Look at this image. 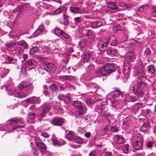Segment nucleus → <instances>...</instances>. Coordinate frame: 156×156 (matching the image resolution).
Segmentation results:
<instances>
[{
  "mask_svg": "<svg viewBox=\"0 0 156 156\" xmlns=\"http://www.w3.org/2000/svg\"><path fill=\"white\" fill-rule=\"evenodd\" d=\"M58 98L59 100L60 101L63 100L64 101V95L62 94H60L59 95Z\"/></svg>",
  "mask_w": 156,
  "mask_h": 156,
  "instance_id": "nucleus-57",
  "label": "nucleus"
},
{
  "mask_svg": "<svg viewBox=\"0 0 156 156\" xmlns=\"http://www.w3.org/2000/svg\"><path fill=\"white\" fill-rule=\"evenodd\" d=\"M9 71L7 69L1 68H0V77L3 78L9 73Z\"/></svg>",
  "mask_w": 156,
  "mask_h": 156,
  "instance_id": "nucleus-30",
  "label": "nucleus"
},
{
  "mask_svg": "<svg viewBox=\"0 0 156 156\" xmlns=\"http://www.w3.org/2000/svg\"><path fill=\"white\" fill-rule=\"evenodd\" d=\"M130 67L131 64H123V72L124 74L123 76L125 77V79H128L129 76L130 69H131Z\"/></svg>",
  "mask_w": 156,
  "mask_h": 156,
  "instance_id": "nucleus-14",
  "label": "nucleus"
},
{
  "mask_svg": "<svg viewBox=\"0 0 156 156\" xmlns=\"http://www.w3.org/2000/svg\"><path fill=\"white\" fill-rule=\"evenodd\" d=\"M154 143L152 142H148L147 143V146L148 147L151 148L153 145Z\"/></svg>",
  "mask_w": 156,
  "mask_h": 156,
  "instance_id": "nucleus-60",
  "label": "nucleus"
},
{
  "mask_svg": "<svg viewBox=\"0 0 156 156\" xmlns=\"http://www.w3.org/2000/svg\"><path fill=\"white\" fill-rule=\"evenodd\" d=\"M90 24L91 27L95 28H98L103 25L102 22L100 21L90 22Z\"/></svg>",
  "mask_w": 156,
  "mask_h": 156,
  "instance_id": "nucleus-25",
  "label": "nucleus"
},
{
  "mask_svg": "<svg viewBox=\"0 0 156 156\" xmlns=\"http://www.w3.org/2000/svg\"><path fill=\"white\" fill-rule=\"evenodd\" d=\"M30 5L29 4H24L20 6L19 8L21 10L23 9L25 10H27L30 7Z\"/></svg>",
  "mask_w": 156,
  "mask_h": 156,
  "instance_id": "nucleus-37",
  "label": "nucleus"
},
{
  "mask_svg": "<svg viewBox=\"0 0 156 156\" xmlns=\"http://www.w3.org/2000/svg\"><path fill=\"white\" fill-rule=\"evenodd\" d=\"M64 101L65 103H67L69 101L71 100V98H70L69 95L68 94L67 95H64Z\"/></svg>",
  "mask_w": 156,
  "mask_h": 156,
  "instance_id": "nucleus-44",
  "label": "nucleus"
},
{
  "mask_svg": "<svg viewBox=\"0 0 156 156\" xmlns=\"http://www.w3.org/2000/svg\"><path fill=\"white\" fill-rule=\"evenodd\" d=\"M85 101L86 104L88 105H90L93 102V99L91 98L86 99L85 100Z\"/></svg>",
  "mask_w": 156,
  "mask_h": 156,
  "instance_id": "nucleus-47",
  "label": "nucleus"
},
{
  "mask_svg": "<svg viewBox=\"0 0 156 156\" xmlns=\"http://www.w3.org/2000/svg\"><path fill=\"white\" fill-rule=\"evenodd\" d=\"M133 145L134 148L136 150L142 149L143 143L140 138L138 137L133 141Z\"/></svg>",
  "mask_w": 156,
  "mask_h": 156,
  "instance_id": "nucleus-13",
  "label": "nucleus"
},
{
  "mask_svg": "<svg viewBox=\"0 0 156 156\" xmlns=\"http://www.w3.org/2000/svg\"><path fill=\"white\" fill-rule=\"evenodd\" d=\"M41 32V31L37 29L33 33V36L34 37H36L38 36Z\"/></svg>",
  "mask_w": 156,
  "mask_h": 156,
  "instance_id": "nucleus-49",
  "label": "nucleus"
},
{
  "mask_svg": "<svg viewBox=\"0 0 156 156\" xmlns=\"http://www.w3.org/2000/svg\"><path fill=\"white\" fill-rule=\"evenodd\" d=\"M136 58V55L134 53L131 51L127 52L125 55L124 59V63L128 64L130 62H133Z\"/></svg>",
  "mask_w": 156,
  "mask_h": 156,
  "instance_id": "nucleus-9",
  "label": "nucleus"
},
{
  "mask_svg": "<svg viewBox=\"0 0 156 156\" xmlns=\"http://www.w3.org/2000/svg\"><path fill=\"white\" fill-rule=\"evenodd\" d=\"M74 21L77 23H79L81 21L80 17H77L74 18Z\"/></svg>",
  "mask_w": 156,
  "mask_h": 156,
  "instance_id": "nucleus-55",
  "label": "nucleus"
},
{
  "mask_svg": "<svg viewBox=\"0 0 156 156\" xmlns=\"http://www.w3.org/2000/svg\"><path fill=\"white\" fill-rule=\"evenodd\" d=\"M30 85V83L27 81H23L21 82L18 86V90L21 92V90L24 88L28 87Z\"/></svg>",
  "mask_w": 156,
  "mask_h": 156,
  "instance_id": "nucleus-18",
  "label": "nucleus"
},
{
  "mask_svg": "<svg viewBox=\"0 0 156 156\" xmlns=\"http://www.w3.org/2000/svg\"><path fill=\"white\" fill-rule=\"evenodd\" d=\"M86 44V40L85 39L81 40L79 43V46L81 49H83Z\"/></svg>",
  "mask_w": 156,
  "mask_h": 156,
  "instance_id": "nucleus-40",
  "label": "nucleus"
},
{
  "mask_svg": "<svg viewBox=\"0 0 156 156\" xmlns=\"http://www.w3.org/2000/svg\"><path fill=\"white\" fill-rule=\"evenodd\" d=\"M96 110H97L102 116H107L108 115L107 108L104 105V102H102L101 99H99L96 102Z\"/></svg>",
  "mask_w": 156,
  "mask_h": 156,
  "instance_id": "nucleus-4",
  "label": "nucleus"
},
{
  "mask_svg": "<svg viewBox=\"0 0 156 156\" xmlns=\"http://www.w3.org/2000/svg\"><path fill=\"white\" fill-rule=\"evenodd\" d=\"M113 75V78L116 80L121 79L124 80L125 79L120 71L118 70L115 72Z\"/></svg>",
  "mask_w": 156,
  "mask_h": 156,
  "instance_id": "nucleus-21",
  "label": "nucleus"
},
{
  "mask_svg": "<svg viewBox=\"0 0 156 156\" xmlns=\"http://www.w3.org/2000/svg\"><path fill=\"white\" fill-rule=\"evenodd\" d=\"M63 122V120L62 118L57 117L53 119L51 123L54 125L60 126L62 124Z\"/></svg>",
  "mask_w": 156,
  "mask_h": 156,
  "instance_id": "nucleus-17",
  "label": "nucleus"
},
{
  "mask_svg": "<svg viewBox=\"0 0 156 156\" xmlns=\"http://www.w3.org/2000/svg\"><path fill=\"white\" fill-rule=\"evenodd\" d=\"M119 41L116 39L112 40L111 43V45L112 46H115L118 44Z\"/></svg>",
  "mask_w": 156,
  "mask_h": 156,
  "instance_id": "nucleus-46",
  "label": "nucleus"
},
{
  "mask_svg": "<svg viewBox=\"0 0 156 156\" xmlns=\"http://www.w3.org/2000/svg\"><path fill=\"white\" fill-rule=\"evenodd\" d=\"M123 152L125 154H128L129 152V145L128 144H124L122 148Z\"/></svg>",
  "mask_w": 156,
  "mask_h": 156,
  "instance_id": "nucleus-38",
  "label": "nucleus"
},
{
  "mask_svg": "<svg viewBox=\"0 0 156 156\" xmlns=\"http://www.w3.org/2000/svg\"><path fill=\"white\" fill-rule=\"evenodd\" d=\"M5 87L6 90H9V92L8 94L9 95H14L15 97L23 98L25 97L27 94V93H23L21 92L20 91L17 90L13 92L9 85H5Z\"/></svg>",
  "mask_w": 156,
  "mask_h": 156,
  "instance_id": "nucleus-5",
  "label": "nucleus"
},
{
  "mask_svg": "<svg viewBox=\"0 0 156 156\" xmlns=\"http://www.w3.org/2000/svg\"><path fill=\"white\" fill-rule=\"evenodd\" d=\"M15 44L13 42H11L9 43H8L7 44V46L8 47L10 48H11L13 47L15 45Z\"/></svg>",
  "mask_w": 156,
  "mask_h": 156,
  "instance_id": "nucleus-51",
  "label": "nucleus"
},
{
  "mask_svg": "<svg viewBox=\"0 0 156 156\" xmlns=\"http://www.w3.org/2000/svg\"><path fill=\"white\" fill-rule=\"evenodd\" d=\"M73 106L77 108L78 109V113L80 115L84 114L86 111L85 107L82 105V103L80 101H74L73 103Z\"/></svg>",
  "mask_w": 156,
  "mask_h": 156,
  "instance_id": "nucleus-10",
  "label": "nucleus"
},
{
  "mask_svg": "<svg viewBox=\"0 0 156 156\" xmlns=\"http://www.w3.org/2000/svg\"><path fill=\"white\" fill-rule=\"evenodd\" d=\"M107 52L109 55L117 56L118 55V51L116 49L111 48L107 49Z\"/></svg>",
  "mask_w": 156,
  "mask_h": 156,
  "instance_id": "nucleus-27",
  "label": "nucleus"
},
{
  "mask_svg": "<svg viewBox=\"0 0 156 156\" xmlns=\"http://www.w3.org/2000/svg\"><path fill=\"white\" fill-rule=\"evenodd\" d=\"M148 73L149 74L152 75L154 73L155 71V69L153 65H151L148 68Z\"/></svg>",
  "mask_w": 156,
  "mask_h": 156,
  "instance_id": "nucleus-36",
  "label": "nucleus"
},
{
  "mask_svg": "<svg viewBox=\"0 0 156 156\" xmlns=\"http://www.w3.org/2000/svg\"><path fill=\"white\" fill-rule=\"evenodd\" d=\"M65 9V8L64 7H60L58 9L54 10V14H58L62 12H63V16L64 19V21H60L59 22L62 24H63L64 25H66L68 24V18H69V16L66 14L64 13V10Z\"/></svg>",
  "mask_w": 156,
  "mask_h": 156,
  "instance_id": "nucleus-7",
  "label": "nucleus"
},
{
  "mask_svg": "<svg viewBox=\"0 0 156 156\" xmlns=\"http://www.w3.org/2000/svg\"><path fill=\"white\" fill-rule=\"evenodd\" d=\"M89 156H96V153L95 151L91 152L89 154Z\"/></svg>",
  "mask_w": 156,
  "mask_h": 156,
  "instance_id": "nucleus-64",
  "label": "nucleus"
},
{
  "mask_svg": "<svg viewBox=\"0 0 156 156\" xmlns=\"http://www.w3.org/2000/svg\"><path fill=\"white\" fill-rule=\"evenodd\" d=\"M87 74H83L81 75V78H80V80L81 81H83L82 80L83 79H85L86 80H88V79L87 78Z\"/></svg>",
  "mask_w": 156,
  "mask_h": 156,
  "instance_id": "nucleus-59",
  "label": "nucleus"
},
{
  "mask_svg": "<svg viewBox=\"0 0 156 156\" xmlns=\"http://www.w3.org/2000/svg\"><path fill=\"white\" fill-rule=\"evenodd\" d=\"M38 50V48L37 47H34L30 50L29 53L30 55H32L34 53L37 52Z\"/></svg>",
  "mask_w": 156,
  "mask_h": 156,
  "instance_id": "nucleus-41",
  "label": "nucleus"
},
{
  "mask_svg": "<svg viewBox=\"0 0 156 156\" xmlns=\"http://www.w3.org/2000/svg\"><path fill=\"white\" fill-rule=\"evenodd\" d=\"M52 32L53 33H55V35H57L58 36L61 35L66 39H68L69 37V36L68 35L65 34L64 32L58 28H55L52 30Z\"/></svg>",
  "mask_w": 156,
  "mask_h": 156,
  "instance_id": "nucleus-16",
  "label": "nucleus"
},
{
  "mask_svg": "<svg viewBox=\"0 0 156 156\" xmlns=\"http://www.w3.org/2000/svg\"><path fill=\"white\" fill-rule=\"evenodd\" d=\"M146 104L147 105L151 106L153 104V100L151 98H149L148 99H146Z\"/></svg>",
  "mask_w": 156,
  "mask_h": 156,
  "instance_id": "nucleus-45",
  "label": "nucleus"
},
{
  "mask_svg": "<svg viewBox=\"0 0 156 156\" xmlns=\"http://www.w3.org/2000/svg\"><path fill=\"white\" fill-rule=\"evenodd\" d=\"M58 87L55 84H52L49 86V88L53 91H56Z\"/></svg>",
  "mask_w": 156,
  "mask_h": 156,
  "instance_id": "nucleus-43",
  "label": "nucleus"
},
{
  "mask_svg": "<svg viewBox=\"0 0 156 156\" xmlns=\"http://www.w3.org/2000/svg\"><path fill=\"white\" fill-rule=\"evenodd\" d=\"M144 105L143 103H137L133 105V109L136 110H138L140 108L144 107Z\"/></svg>",
  "mask_w": 156,
  "mask_h": 156,
  "instance_id": "nucleus-34",
  "label": "nucleus"
},
{
  "mask_svg": "<svg viewBox=\"0 0 156 156\" xmlns=\"http://www.w3.org/2000/svg\"><path fill=\"white\" fill-rule=\"evenodd\" d=\"M112 105L115 108H121L123 105V101L122 100H119L118 99H115L112 101Z\"/></svg>",
  "mask_w": 156,
  "mask_h": 156,
  "instance_id": "nucleus-19",
  "label": "nucleus"
},
{
  "mask_svg": "<svg viewBox=\"0 0 156 156\" xmlns=\"http://www.w3.org/2000/svg\"><path fill=\"white\" fill-rule=\"evenodd\" d=\"M107 6L108 8L113 10H116L118 8L116 4L113 2H110L108 3L107 4Z\"/></svg>",
  "mask_w": 156,
  "mask_h": 156,
  "instance_id": "nucleus-32",
  "label": "nucleus"
},
{
  "mask_svg": "<svg viewBox=\"0 0 156 156\" xmlns=\"http://www.w3.org/2000/svg\"><path fill=\"white\" fill-rule=\"evenodd\" d=\"M70 10L72 12L80 13L83 12V10L79 7L71 6L70 7Z\"/></svg>",
  "mask_w": 156,
  "mask_h": 156,
  "instance_id": "nucleus-22",
  "label": "nucleus"
},
{
  "mask_svg": "<svg viewBox=\"0 0 156 156\" xmlns=\"http://www.w3.org/2000/svg\"><path fill=\"white\" fill-rule=\"evenodd\" d=\"M152 13L153 16H156V7L153 6L152 7Z\"/></svg>",
  "mask_w": 156,
  "mask_h": 156,
  "instance_id": "nucleus-54",
  "label": "nucleus"
},
{
  "mask_svg": "<svg viewBox=\"0 0 156 156\" xmlns=\"http://www.w3.org/2000/svg\"><path fill=\"white\" fill-rule=\"evenodd\" d=\"M44 91H43V93L44 94L45 96H48L49 97V94L48 93V91L47 90V88L46 87H44Z\"/></svg>",
  "mask_w": 156,
  "mask_h": 156,
  "instance_id": "nucleus-52",
  "label": "nucleus"
},
{
  "mask_svg": "<svg viewBox=\"0 0 156 156\" xmlns=\"http://www.w3.org/2000/svg\"><path fill=\"white\" fill-rule=\"evenodd\" d=\"M38 149L41 151L42 154H44L46 152V149L44 143L42 142L36 145Z\"/></svg>",
  "mask_w": 156,
  "mask_h": 156,
  "instance_id": "nucleus-26",
  "label": "nucleus"
},
{
  "mask_svg": "<svg viewBox=\"0 0 156 156\" xmlns=\"http://www.w3.org/2000/svg\"><path fill=\"white\" fill-rule=\"evenodd\" d=\"M23 123V121L22 119H11L9 120L8 121L7 124L10 123V125H15L12 128V131H13L16 129L23 128L24 127L23 126L20 125V124H22Z\"/></svg>",
  "mask_w": 156,
  "mask_h": 156,
  "instance_id": "nucleus-8",
  "label": "nucleus"
},
{
  "mask_svg": "<svg viewBox=\"0 0 156 156\" xmlns=\"http://www.w3.org/2000/svg\"><path fill=\"white\" fill-rule=\"evenodd\" d=\"M12 58L9 56H8L7 58L6 63H12Z\"/></svg>",
  "mask_w": 156,
  "mask_h": 156,
  "instance_id": "nucleus-62",
  "label": "nucleus"
},
{
  "mask_svg": "<svg viewBox=\"0 0 156 156\" xmlns=\"http://www.w3.org/2000/svg\"><path fill=\"white\" fill-rule=\"evenodd\" d=\"M66 137L70 141H73L77 144H80L83 143L82 139L77 136H75L73 132L72 131H69L66 136Z\"/></svg>",
  "mask_w": 156,
  "mask_h": 156,
  "instance_id": "nucleus-6",
  "label": "nucleus"
},
{
  "mask_svg": "<svg viewBox=\"0 0 156 156\" xmlns=\"http://www.w3.org/2000/svg\"><path fill=\"white\" fill-rule=\"evenodd\" d=\"M100 57L96 56L95 52L93 51H88L84 54L83 60L84 62H88L89 59H91L92 60H96V62L98 64H102L103 62V58H99Z\"/></svg>",
  "mask_w": 156,
  "mask_h": 156,
  "instance_id": "nucleus-2",
  "label": "nucleus"
},
{
  "mask_svg": "<svg viewBox=\"0 0 156 156\" xmlns=\"http://www.w3.org/2000/svg\"><path fill=\"white\" fill-rule=\"evenodd\" d=\"M19 46L23 47L24 48L26 49L28 48V45L27 43L23 40L21 41L18 43Z\"/></svg>",
  "mask_w": 156,
  "mask_h": 156,
  "instance_id": "nucleus-39",
  "label": "nucleus"
},
{
  "mask_svg": "<svg viewBox=\"0 0 156 156\" xmlns=\"http://www.w3.org/2000/svg\"><path fill=\"white\" fill-rule=\"evenodd\" d=\"M115 70L114 65L113 64H108L107 67H102L98 69L96 73L98 75H108L113 73Z\"/></svg>",
  "mask_w": 156,
  "mask_h": 156,
  "instance_id": "nucleus-3",
  "label": "nucleus"
},
{
  "mask_svg": "<svg viewBox=\"0 0 156 156\" xmlns=\"http://www.w3.org/2000/svg\"><path fill=\"white\" fill-rule=\"evenodd\" d=\"M25 101H26V102L28 103H39L40 102V101H39L35 97H31L28 99L25 100Z\"/></svg>",
  "mask_w": 156,
  "mask_h": 156,
  "instance_id": "nucleus-29",
  "label": "nucleus"
},
{
  "mask_svg": "<svg viewBox=\"0 0 156 156\" xmlns=\"http://www.w3.org/2000/svg\"><path fill=\"white\" fill-rule=\"evenodd\" d=\"M40 135L44 137L47 138L49 137V135L46 133H41Z\"/></svg>",
  "mask_w": 156,
  "mask_h": 156,
  "instance_id": "nucleus-58",
  "label": "nucleus"
},
{
  "mask_svg": "<svg viewBox=\"0 0 156 156\" xmlns=\"http://www.w3.org/2000/svg\"><path fill=\"white\" fill-rule=\"evenodd\" d=\"M60 78L62 79H65L68 80H71L74 79V77L71 76L63 75L61 76Z\"/></svg>",
  "mask_w": 156,
  "mask_h": 156,
  "instance_id": "nucleus-42",
  "label": "nucleus"
},
{
  "mask_svg": "<svg viewBox=\"0 0 156 156\" xmlns=\"http://www.w3.org/2000/svg\"><path fill=\"white\" fill-rule=\"evenodd\" d=\"M129 100L128 101L134 102L135 101H136L138 99L137 98L133 96H129Z\"/></svg>",
  "mask_w": 156,
  "mask_h": 156,
  "instance_id": "nucleus-48",
  "label": "nucleus"
},
{
  "mask_svg": "<svg viewBox=\"0 0 156 156\" xmlns=\"http://www.w3.org/2000/svg\"><path fill=\"white\" fill-rule=\"evenodd\" d=\"M50 108L51 106L49 104L44 105L42 111L37 115V117L39 118L40 120H42V118L45 116Z\"/></svg>",
  "mask_w": 156,
  "mask_h": 156,
  "instance_id": "nucleus-11",
  "label": "nucleus"
},
{
  "mask_svg": "<svg viewBox=\"0 0 156 156\" xmlns=\"http://www.w3.org/2000/svg\"><path fill=\"white\" fill-rule=\"evenodd\" d=\"M86 36L91 40V43L93 44L95 42V35L94 32L91 30H88L86 34Z\"/></svg>",
  "mask_w": 156,
  "mask_h": 156,
  "instance_id": "nucleus-24",
  "label": "nucleus"
},
{
  "mask_svg": "<svg viewBox=\"0 0 156 156\" xmlns=\"http://www.w3.org/2000/svg\"><path fill=\"white\" fill-rule=\"evenodd\" d=\"M35 141L36 145H37V144H40L42 143L41 142V140L39 138H35Z\"/></svg>",
  "mask_w": 156,
  "mask_h": 156,
  "instance_id": "nucleus-53",
  "label": "nucleus"
},
{
  "mask_svg": "<svg viewBox=\"0 0 156 156\" xmlns=\"http://www.w3.org/2000/svg\"><path fill=\"white\" fill-rule=\"evenodd\" d=\"M110 131L112 132H116L118 131L117 128L112 126L111 127Z\"/></svg>",
  "mask_w": 156,
  "mask_h": 156,
  "instance_id": "nucleus-56",
  "label": "nucleus"
},
{
  "mask_svg": "<svg viewBox=\"0 0 156 156\" xmlns=\"http://www.w3.org/2000/svg\"><path fill=\"white\" fill-rule=\"evenodd\" d=\"M134 73L137 83L136 86L135 82H132L129 86V90L134 94L141 96L144 94V88L146 85V83L141 81L143 78L146 77V73L143 68L142 69L136 68Z\"/></svg>",
  "mask_w": 156,
  "mask_h": 156,
  "instance_id": "nucleus-1",
  "label": "nucleus"
},
{
  "mask_svg": "<svg viewBox=\"0 0 156 156\" xmlns=\"http://www.w3.org/2000/svg\"><path fill=\"white\" fill-rule=\"evenodd\" d=\"M62 50H64L70 53H72L73 51V47L70 45H68L66 47H64L62 48Z\"/></svg>",
  "mask_w": 156,
  "mask_h": 156,
  "instance_id": "nucleus-35",
  "label": "nucleus"
},
{
  "mask_svg": "<svg viewBox=\"0 0 156 156\" xmlns=\"http://www.w3.org/2000/svg\"><path fill=\"white\" fill-rule=\"evenodd\" d=\"M105 156H113V155L112 152H108L105 153Z\"/></svg>",
  "mask_w": 156,
  "mask_h": 156,
  "instance_id": "nucleus-63",
  "label": "nucleus"
},
{
  "mask_svg": "<svg viewBox=\"0 0 156 156\" xmlns=\"http://www.w3.org/2000/svg\"><path fill=\"white\" fill-rule=\"evenodd\" d=\"M113 139L115 143L119 144L124 143L125 142V139L122 136L116 135L113 136Z\"/></svg>",
  "mask_w": 156,
  "mask_h": 156,
  "instance_id": "nucleus-15",
  "label": "nucleus"
},
{
  "mask_svg": "<svg viewBox=\"0 0 156 156\" xmlns=\"http://www.w3.org/2000/svg\"><path fill=\"white\" fill-rule=\"evenodd\" d=\"M109 40L106 41L105 42L101 41L100 44H98L99 50L102 52H104L106 49V47L108 44Z\"/></svg>",
  "mask_w": 156,
  "mask_h": 156,
  "instance_id": "nucleus-20",
  "label": "nucleus"
},
{
  "mask_svg": "<svg viewBox=\"0 0 156 156\" xmlns=\"http://www.w3.org/2000/svg\"><path fill=\"white\" fill-rule=\"evenodd\" d=\"M111 94L114 98H117L121 96L122 97V93L119 90H114L112 93H111Z\"/></svg>",
  "mask_w": 156,
  "mask_h": 156,
  "instance_id": "nucleus-28",
  "label": "nucleus"
},
{
  "mask_svg": "<svg viewBox=\"0 0 156 156\" xmlns=\"http://www.w3.org/2000/svg\"><path fill=\"white\" fill-rule=\"evenodd\" d=\"M28 116L30 119H32L35 118V115L34 113H30L28 114Z\"/></svg>",
  "mask_w": 156,
  "mask_h": 156,
  "instance_id": "nucleus-50",
  "label": "nucleus"
},
{
  "mask_svg": "<svg viewBox=\"0 0 156 156\" xmlns=\"http://www.w3.org/2000/svg\"><path fill=\"white\" fill-rule=\"evenodd\" d=\"M34 61L33 59L28 60L26 64V70H30L33 68L34 66Z\"/></svg>",
  "mask_w": 156,
  "mask_h": 156,
  "instance_id": "nucleus-23",
  "label": "nucleus"
},
{
  "mask_svg": "<svg viewBox=\"0 0 156 156\" xmlns=\"http://www.w3.org/2000/svg\"><path fill=\"white\" fill-rule=\"evenodd\" d=\"M37 29L39 30L42 32L44 29V25L42 24L40 25Z\"/></svg>",
  "mask_w": 156,
  "mask_h": 156,
  "instance_id": "nucleus-61",
  "label": "nucleus"
},
{
  "mask_svg": "<svg viewBox=\"0 0 156 156\" xmlns=\"http://www.w3.org/2000/svg\"><path fill=\"white\" fill-rule=\"evenodd\" d=\"M150 5L148 4H145L140 6L138 9V11L141 13H143L145 12L147 10V9L149 7Z\"/></svg>",
  "mask_w": 156,
  "mask_h": 156,
  "instance_id": "nucleus-31",
  "label": "nucleus"
},
{
  "mask_svg": "<svg viewBox=\"0 0 156 156\" xmlns=\"http://www.w3.org/2000/svg\"><path fill=\"white\" fill-rule=\"evenodd\" d=\"M149 124L144 123L140 128V130L142 132H146L148 129Z\"/></svg>",
  "mask_w": 156,
  "mask_h": 156,
  "instance_id": "nucleus-33",
  "label": "nucleus"
},
{
  "mask_svg": "<svg viewBox=\"0 0 156 156\" xmlns=\"http://www.w3.org/2000/svg\"><path fill=\"white\" fill-rule=\"evenodd\" d=\"M42 66L44 69L47 72H54L56 68L55 65L51 63L44 62L42 63Z\"/></svg>",
  "mask_w": 156,
  "mask_h": 156,
  "instance_id": "nucleus-12",
  "label": "nucleus"
}]
</instances>
